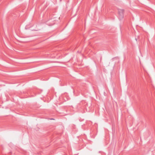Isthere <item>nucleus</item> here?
<instances>
[{
	"label": "nucleus",
	"mask_w": 155,
	"mask_h": 155,
	"mask_svg": "<svg viewBox=\"0 0 155 155\" xmlns=\"http://www.w3.org/2000/svg\"><path fill=\"white\" fill-rule=\"evenodd\" d=\"M52 25V24H51V25Z\"/></svg>",
	"instance_id": "f03ea898"
},
{
	"label": "nucleus",
	"mask_w": 155,
	"mask_h": 155,
	"mask_svg": "<svg viewBox=\"0 0 155 155\" xmlns=\"http://www.w3.org/2000/svg\"><path fill=\"white\" fill-rule=\"evenodd\" d=\"M124 10L122 9H120L118 10L119 13V18L121 20L124 18Z\"/></svg>",
	"instance_id": "f257e3e1"
}]
</instances>
